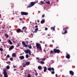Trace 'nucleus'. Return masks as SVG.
<instances>
[{"mask_svg": "<svg viewBox=\"0 0 77 77\" xmlns=\"http://www.w3.org/2000/svg\"><path fill=\"white\" fill-rule=\"evenodd\" d=\"M25 65L26 66H27L29 65H30V62H27L25 63Z\"/></svg>", "mask_w": 77, "mask_h": 77, "instance_id": "dca6fc26", "label": "nucleus"}, {"mask_svg": "<svg viewBox=\"0 0 77 77\" xmlns=\"http://www.w3.org/2000/svg\"><path fill=\"white\" fill-rule=\"evenodd\" d=\"M38 28H36L35 29V32H36L37 33V31H38Z\"/></svg>", "mask_w": 77, "mask_h": 77, "instance_id": "bb28decb", "label": "nucleus"}, {"mask_svg": "<svg viewBox=\"0 0 77 77\" xmlns=\"http://www.w3.org/2000/svg\"><path fill=\"white\" fill-rule=\"evenodd\" d=\"M38 23H39V20H37Z\"/></svg>", "mask_w": 77, "mask_h": 77, "instance_id": "bf43d9fd", "label": "nucleus"}, {"mask_svg": "<svg viewBox=\"0 0 77 77\" xmlns=\"http://www.w3.org/2000/svg\"><path fill=\"white\" fill-rule=\"evenodd\" d=\"M55 75L56 77H57V74H56Z\"/></svg>", "mask_w": 77, "mask_h": 77, "instance_id": "13d9d810", "label": "nucleus"}, {"mask_svg": "<svg viewBox=\"0 0 77 77\" xmlns=\"http://www.w3.org/2000/svg\"><path fill=\"white\" fill-rule=\"evenodd\" d=\"M19 20H20V21H22L23 20V19L22 18H20Z\"/></svg>", "mask_w": 77, "mask_h": 77, "instance_id": "37998d69", "label": "nucleus"}, {"mask_svg": "<svg viewBox=\"0 0 77 77\" xmlns=\"http://www.w3.org/2000/svg\"><path fill=\"white\" fill-rule=\"evenodd\" d=\"M31 35H32V37H33V34L31 33Z\"/></svg>", "mask_w": 77, "mask_h": 77, "instance_id": "4d7b16f0", "label": "nucleus"}, {"mask_svg": "<svg viewBox=\"0 0 77 77\" xmlns=\"http://www.w3.org/2000/svg\"><path fill=\"white\" fill-rule=\"evenodd\" d=\"M16 66H13V67L14 68H16Z\"/></svg>", "mask_w": 77, "mask_h": 77, "instance_id": "de8ad7c7", "label": "nucleus"}, {"mask_svg": "<svg viewBox=\"0 0 77 77\" xmlns=\"http://www.w3.org/2000/svg\"><path fill=\"white\" fill-rule=\"evenodd\" d=\"M57 48H59V47L57 46L56 47V49H57Z\"/></svg>", "mask_w": 77, "mask_h": 77, "instance_id": "603ef678", "label": "nucleus"}, {"mask_svg": "<svg viewBox=\"0 0 77 77\" xmlns=\"http://www.w3.org/2000/svg\"><path fill=\"white\" fill-rule=\"evenodd\" d=\"M16 32L17 33H20L21 32L22 33H23V31L21 30V29L18 28L16 29Z\"/></svg>", "mask_w": 77, "mask_h": 77, "instance_id": "423d86ee", "label": "nucleus"}, {"mask_svg": "<svg viewBox=\"0 0 77 77\" xmlns=\"http://www.w3.org/2000/svg\"><path fill=\"white\" fill-rule=\"evenodd\" d=\"M6 68L7 69H9V66H6Z\"/></svg>", "mask_w": 77, "mask_h": 77, "instance_id": "c756f323", "label": "nucleus"}, {"mask_svg": "<svg viewBox=\"0 0 77 77\" xmlns=\"http://www.w3.org/2000/svg\"><path fill=\"white\" fill-rule=\"evenodd\" d=\"M27 27H25V26H24L22 28V30H24V32H25L26 30H27Z\"/></svg>", "mask_w": 77, "mask_h": 77, "instance_id": "f8f14e48", "label": "nucleus"}, {"mask_svg": "<svg viewBox=\"0 0 77 77\" xmlns=\"http://www.w3.org/2000/svg\"><path fill=\"white\" fill-rule=\"evenodd\" d=\"M69 28L68 27H66L63 28V30H67V29H68Z\"/></svg>", "mask_w": 77, "mask_h": 77, "instance_id": "5701e85b", "label": "nucleus"}, {"mask_svg": "<svg viewBox=\"0 0 77 77\" xmlns=\"http://www.w3.org/2000/svg\"><path fill=\"white\" fill-rule=\"evenodd\" d=\"M45 47H47V44H45Z\"/></svg>", "mask_w": 77, "mask_h": 77, "instance_id": "0e129e2a", "label": "nucleus"}, {"mask_svg": "<svg viewBox=\"0 0 77 77\" xmlns=\"http://www.w3.org/2000/svg\"><path fill=\"white\" fill-rule=\"evenodd\" d=\"M20 14L22 15H27L29 13L27 12L21 11L20 12Z\"/></svg>", "mask_w": 77, "mask_h": 77, "instance_id": "39448f33", "label": "nucleus"}, {"mask_svg": "<svg viewBox=\"0 0 77 77\" xmlns=\"http://www.w3.org/2000/svg\"><path fill=\"white\" fill-rule=\"evenodd\" d=\"M12 57H17V56H16V54L15 53H13L12 54Z\"/></svg>", "mask_w": 77, "mask_h": 77, "instance_id": "2eb2a0df", "label": "nucleus"}, {"mask_svg": "<svg viewBox=\"0 0 77 77\" xmlns=\"http://www.w3.org/2000/svg\"><path fill=\"white\" fill-rule=\"evenodd\" d=\"M5 35L7 38H8V37H9V36H8V35L6 34H5Z\"/></svg>", "mask_w": 77, "mask_h": 77, "instance_id": "a878e982", "label": "nucleus"}, {"mask_svg": "<svg viewBox=\"0 0 77 77\" xmlns=\"http://www.w3.org/2000/svg\"><path fill=\"white\" fill-rule=\"evenodd\" d=\"M67 32H68V31L66 30H65V32H64H64H62V34H63V35H64V34H65V33H67Z\"/></svg>", "mask_w": 77, "mask_h": 77, "instance_id": "4be33fe9", "label": "nucleus"}, {"mask_svg": "<svg viewBox=\"0 0 77 77\" xmlns=\"http://www.w3.org/2000/svg\"><path fill=\"white\" fill-rule=\"evenodd\" d=\"M45 17V15H44V14H43V15H42V18H44Z\"/></svg>", "mask_w": 77, "mask_h": 77, "instance_id": "ea45409f", "label": "nucleus"}, {"mask_svg": "<svg viewBox=\"0 0 77 77\" xmlns=\"http://www.w3.org/2000/svg\"><path fill=\"white\" fill-rule=\"evenodd\" d=\"M7 57H10L9 55H8L7 56Z\"/></svg>", "mask_w": 77, "mask_h": 77, "instance_id": "09e8293b", "label": "nucleus"}, {"mask_svg": "<svg viewBox=\"0 0 77 77\" xmlns=\"http://www.w3.org/2000/svg\"><path fill=\"white\" fill-rule=\"evenodd\" d=\"M26 44H29V42L26 41Z\"/></svg>", "mask_w": 77, "mask_h": 77, "instance_id": "a19ab883", "label": "nucleus"}, {"mask_svg": "<svg viewBox=\"0 0 77 77\" xmlns=\"http://www.w3.org/2000/svg\"><path fill=\"white\" fill-rule=\"evenodd\" d=\"M45 23V20H43L41 21V24H43Z\"/></svg>", "mask_w": 77, "mask_h": 77, "instance_id": "6ab92c4d", "label": "nucleus"}, {"mask_svg": "<svg viewBox=\"0 0 77 77\" xmlns=\"http://www.w3.org/2000/svg\"><path fill=\"white\" fill-rule=\"evenodd\" d=\"M54 52L55 53L59 54L60 52V51L59 49H57L56 48H54Z\"/></svg>", "mask_w": 77, "mask_h": 77, "instance_id": "f03ea898", "label": "nucleus"}, {"mask_svg": "<svg viewBox=\"0 0 77 77\" xmlns=\"http://www.w3.org/2000/svg\"><path fill=\"white\" fill-rule=\"evenodd\" d=\"M4 71L3 74L4 75V77H8L7 72H6V69H4L3 70Z\"/></svg>", "mask_w": 77, "mask_h": 77, "instance_id": "f257e3e1", "label": "nucleus"}, {"mask_svg": "<svg viewBox=\"0 0 77 77\" xmlns=\"http://www.w3.org/2000/svg\"><path fill=\"white\" fill-rule=\"evenodd\" d=\"M9 28H11V26H9Z\"/></svg>", "mask_w": 77, "mask_h": 77, "instance_id": "338daca9", "label": "nucleus"}, {"mask_svg": "<svg viewBox=\"0 0 77 77\" xmlns=\"http://www.w3.org/2000/svg\"><path fill=\"white\" fill-rule=\"evenodd\" d=\"M36 59H37V60H38V59H39V58L38 57H37L36 58Z\"/></svg>", "mask_w": 77, "mask_h": 77, "instance_id": "3c124183", "label": "nucleus"}, {"mask_svg": "<svg viewBox=\"0 0 77 77\" xmlns=\"http://www.w3.org/2000/svg\"><path fill=\"white\" fill-rule=\"evenodd\" d=\"M40 63H41V64H44L45 63L44 61H40Z\"/></svg>", "mask_w": 77, "mask_h": 77, "instance_id": "393cba45", "label": "nucleus"}, {"mask_svg": "<svg viewBox=\"0 0 77 77\" xmlns=\"http://www.w3.org/2000/svg\"><path fill=\"white\" fill-rule=\"evenodd\" d=\"M69 74L70 75H74V73L73 71L71 70L69 71Z\"/></svg>", "mask_w": 77, "mask_h": 77, "instance_id": "1a4fd4ad", "label": "nucleus"}, {"mask_svg": "<svg viewBox=\"0 0 77 77\" xmlns=\"http://www.w3.org/2000/svg\"><path fill=\"white\" fill-rule=\"evenodd\" d=\"M55 27H56L55 26H54V27H51V30H53L54 31H55Z\"/></svg>", "mask_w": 77, "mask_h": 77, "instance_id": "f3484780", "label": "nucleus"}, {"mask_svg": "<svg viewBox=\"0 0 77 77\" xmlns=\"http://www.w3.org/2000/svg\"><path fill=\"white\" fill-rule=\"evenodd\" d=\"M52 42H54V40H52Z\"/></svg>", "mask_w": 77, "mask_h": 77, "instance_id": "052dcab7", "label": "nucleus"}, {"mask_svg": "<svg viewBox=\"0 0 77 77\" xmlns=\"http://www.w3.org/2000/svg\"><path fill=\"white\" fill-rule=\"evenodd\" d=\"M19 47H20V45L19 44L17 45H16V47H17V48H18Z\"/></svg>", "mask_w": 77, "mask_h": 77, "instance_id": "72a5a7b5", "label": "nucleus"}, {"mask_svg": "<svg viewBox=\"0 0 77 77\" xmlns=\"http://www.w3.org/2000/svg\"><path fill=\"white\" fill-rule=\"evenodd\" d=\"M50 3L49 1L48 2V4L49 5L50 4Z\"/></svg>", "mask_w": 77, "mask_h": 77, "instance_id": "e2e57ef3", "label": "nucleus"}, {"mask_svg": "<svg viewBox=\"0 0 77 77\" xmlns=\"http://www.w3.org/2000/svg\"><path fill=\"white\" fill-rule=\"evenodd\" d=\"M27 77H31V76H30V74H28Z\"/></svg>", "mask_w": 77, "mask_h": 77, "instance_id": "79ce46f5", "label": "nucleus"}, {"mask_svg": "<svg viewBox=\"0 0 77 77\" xmlns=\"http://www.w3.org/2000/svg\"><path fill=\"white\" fill-rule=\"evenodd\" d=\"M19 58L21 60H22V59H24V57L23 56H20L19 57Z\"/></svg>", "mask_w": 77, "mask_h": 77, "instance_id": "4468645a", "label": "nucleus"}, {"mask_svg": "<svg viewBox=\"0 0 77 77\" xmlns=\"http://www.w3.org/2000/svg\"><path fill=\"white\" fill-rule=\"evenodd\" d=\"M48 70L49 71H51V70H52V71H53L52 72H51V74H54L55 72H54V68H48Z\"/></svg>", "mask_w": 77, "mask_h": 77, "instance_id": "20e7f679", "label": "nucleus"}, {"mask_svg": "<svg viewBox=\"0 0 77 77\" xmlns=\"http://www.w3.org/2000/svg\"><path fill=\"white\" fill-rule=\"evenodd\" d=\"M54 53V52L53 51H51L50 54H53Z\"/></svg>", "mask_w": 77, "mask_h": 77, "instance_id": "c85d7f7f", "label": "nucleus"}, {"mask_svg": "<svg viewBox=\"0 0 77 77\" xmlns=\"http://www.w3.org/2000/svg\"><path fill=\"white\" fill-rule=\"evenodd\" d=\"M28 47L30 49H32V46L31 45L28 46Z\"/></svg>", "mask_w": 77, "mask_h": 77, "instance_id": "7c9ffc66", "label": "nucleus"}, {"mask_svg": "<svg viewBox=\"0 0 77 77\" xmlns=\"http://www.w3.org/2000/svg\"><path fill=\"white\" fill-rule=\"evenodd\" d=\"M23 67H26V64H23Z\"/></svg>", "mask_w": 77, "mask_h": 77, "instance_id": "4c0bfd02", "label": "nucleus"}, {"mask_svg": "<svg viewBox=\"0 0 77 77\" xmlns=\"http://www.w3.org/2000/svg\"><path fill=\"white\" fill-rule=\"evenodd\" d=\"M30 50L29 49L25 50L24 51V52H25V53L26 54H28V53H29V51Z\"/></svg>", "mask_w": 77, "mask_h": 77, "instance_id": "9d476101", "label": "nucleus"}, {"mask_svg": "<svg viewBox=\"0 0 77 77\" xmlns=\"http://www.w3.org/2000/svg\"><path fill=\"white\" fill-rule=\"evenodd\" d=\"M29 57V55L28 54H26V58H28Z\"/></svg>", "mask_w": 77, "mask_h": 77, "instance_id": "e433bc0d", "label": "nucleus"}, {"mask_svg": "<svg viewBox=\"0 0 77 77\" xmlns=\"http://www.w3.org/2000/svg\"><path fill=\"white\" fill-rule=\"evenodd\" d=\"M47 70V68L46 67H44V72H45Z\"/></svg>", "mask_w": 77, "mask_h": 77, "instance_id": "b1692460", "label": "nucleus"}, {"mask_svg": "<svg viewBox=\"0 0 77 77\" xmlns=\"http://www.w3.org/2000/svg\"><path fill=\"white\" fill-rule=\"evenodd\" d=\"M6 63L7 64H9V63H11V62H6Z\"/></svg>", "mask_w": 77, "mask_h": 77, "instance_id": "f704fd0d", "label": "nucleus"}, {"mask_svg": "<svg viewBox=\"0 0 77 77\" xmlns=\"http://www.w3.org/2000/svg\"><path fill=\"white\" fill-rule=\"evenodd\" d=\"M44 3H45V2H44L42 1H41L40 2V5H44Z\"/></svg>", "mask_w": 77, "mask_h": 77, "instance_id": "412c9836", "label": "nucleus"}, {"mask_svg": "<svg viewBox=\"0 0 77 77\" xmlns=\"http://www.w3.org/2000/svg\"><path fill=\"white\" fill-rule=\"evenodd\" d=\"M22 44L23 45V46L24 47H28V45H26V43L24 42L23 41L22 42Z\"/></svg>", "mask_w": 77, "mask_h": 77, "instance_id": "6e6552de", "label": "nucleus"}, {"mask_svg": "<svg viewBox=\"0 0 77 77\" xmlns=\"http://www.w3.org/2000/svg\"><path fill=\"white\" fill-rule=\"evenodd\" d=\"M66 57L67 58V59H70V55H69V54H66Z\"/></svg>", "mask_w": 77, "mask_h": 77, "instance_id": "0eeeda50", "label": "nucleus"}, {"mask_svg": "<svg viewBox=\"0 0 77 77\" xmlns=\"http://www.w3.org/2000/svg\"><path fill=\"white\" fill-rule=\"evenodd\" d=\"M8 42H10L9 44L10 45H12V44H13V43H12V42L10 40H8Z\"/></svg>", "mask_w": 77, "mask_h": 77, "instance_id": "a211bd4d", "label": "nucleus"}, {"mask_svg": "<svg viewBox=\"0 0 77 77\" xmlns=\"http://www.w3.org/2000/svg\"><path fill=\"white\" fill-rule=\"evenodd\" d=\"M32 32H33V33H37L36 31H35L34 32L32 31Z\"/></svg>", "mask_w": 77, "mask_h": 77, "instance_id": "5fc2aeb1", "label": "nucleus"}, {"mask_svg": "<svg viewBox=\"0 0 77 77\" xmlns=\"http://www.w3.org/2000/svg\"><path fill=\"white\" fill-rule=\"evenodd\" d=\"M0 51H3V49L2 48H0Z\"/></svg>", "mask_w": 77, "mask_h": 77, "instance_id": "cd10ccee", "label": "nucleus"}, {"mask_svg": "<svg viewBox=\"0 0 77 77\" xmlns=\"http://www.w3.org/2000/svg\"><path fill=\"white\" fill-rule=\"evenodd\" d=\"M36 72L35 73V75H36V76H37L38 75V73L36 72V71H35Z\"/></svg>", "mask_w": 77, "mask_h": 77, "instance_id": "2f4dec72", "label": "nucleus"}, {"mask_svg": "<svg viewBox=\"0 0 77 77\" xmlns=\"http://www.w3.org/2000/svg\"><path fill=\"white\" fill-rule=\"evenodd\" d=\"M38 69H42V67H41V66H38Z\"/></svg>", "mask_w": 77, "mask_h": 77, "instance_id": "aec40b11", "label": "nucleus"}, {"mask_svg": "<svg viewBox=\"0 0 77 77\" xmlns=\"http://www.w3.org/2000/svg\"><path fill=\"white\" fill-rule=\"evenodd\" d=\"M38 26L37 25H36L35 26V28H38Z\"/></svg>", "mask_w": 77, "mask_h": 77, "instance_id": "49530a36", "label": "nucleus"}, {"mask_svg": "<svg viewBox=\"0 0 77 77\" xmlns=\"http://www.w3.org/2000/svg\"><path fill=\"white\" fill-rule=\"evenodd\" d=\"M27 39H29V38H26L25 39V40H27Z\"/></svg>", "mask_w": 77, "mask_h": 77, "instance_id": "6e6d98bb", "label": "nucleus"}, {"mask_svg": "<svg viewBox=\"0 0 77 77\" xmlns=\"http://www.w3.org/2000/svg\"><path fill=\"white\" fill-rule=\"evenodd\" d=\"M40 44L38 43H36V47L37 48V49L39 48V47H40Z\"/></svg>", "mask_w": 77, "mask_h": 77, "instance_id": "ddd939ff", "label": "nucleus"}, {"mask_svg": "<svg viewBox=\"0 0 77 77\" xmlns=\"http://www.w3.org/2000/svg\"><path fill=\"white\" fill-rule=\"evenodd\" d=\"M29 56H31V51H30V50L29 51Z\"/></svg>", "mask_w": 77, "mask_h": 77, "instance_id": "473e14b6", "label": "nucleus"}, {"mask_svg": "<svg viewBox=\"0 0 77 77\" xmlns=\"http://www.w3.org/2000/svg\"><path fill=\"white\" fill-rule=\"evenodd\" d=\"M14 48V45H12V46H11V47H10V48H9V51H11V50H12Z\"/></svg>", "mask_w": 77, "mask_h": 77, "instance_id": "9b49d317", "label": "nucleus"}, {"mask_svg": "<svg viewBox=\"0 0 77 77\" xmlns=\"http://www.w3.org/2000/svg\"><path fill=\"white\" fill-rule=\"evenodd\" d=\"M45 60V58H44L42 59V60H43V61H44V60Z\"/></svg>", "mask_w": 77, "mask_h": 77, "instance_id": "58836bf2", "label": "nucleus"}, {"mask_svg": "<svg viewBox=\"0 0 77 77\" xmlns=\"http://www.w3.org/2000/svg\"><path fill=\"white\" fill-rule=\"evenodd\" d=\"M39 49L40 50H42V48H41V47H39Z\"/></svg>", "mask_w": 77, "mask_h": 77, "instance_id": "c9c22d12", "label": "nucleus"}, {"mask_svg": "<svg viewBox=\"0 0 77 77\" xmlns=\"http://www.w3.org/2000/svg\"><path fill=\"white\" fill-rule=\"evenodd\" d=\"M45 3H47V4H48V2H46Z\"/></svg>", "mask_w": 77, "mask_h": 77, "instance_id": "8fccbe9b", "label": "nucleus"}, {"mask_svg": "<svg viewBox=\"0 0 77 77\" xmlns=\"http://www.w3.org/2000/svg\"><path fill=\"white\" fill-rule=\"evenodd\" d=\"M10 60H13V58H10Z\"/></svg>", "mask_w": 77, "mask_h": 77, "instance_id": "c03bdc74", "label": "nucleus"}, {"mask_svg": "<svg viewBox=\"0 0 77 77\" xmlns=\"http://www.w3.org/2000/svg\"><path fill=\"white\" fill-rule=\"evenodd\" d=\"M45 30H48V28H45Z\"/></svg>", "mask_w": 77, "mask_h": 77, "instance_id": "a18cd8bd", "label": "nucleus"}, {"mask_svg": "<svg viewBox=\"0 0 77 77\" xmlns=\"http://www.w3.org/2000/svg\"><path fill=\"white\" fill-rule=\"evenodd\" d=\"M40 42V43H42V41H41Z\"/></svg>", "mask_w": 77, "mask_h": 77, "instance_id": "774afa93", "label": "nucleus"}, {"mask_svg": "<svg viewBox=\"0 0 77 77\" xmlns=\"http://www.w3.org/2000/svg\"><path fill=\"white\" fill-rule=\"evenodd\" d=\"M2 28L3 29H5V27L4 26L2 27Z\"/></svg>", "mask_w": 77, "mask_h": 77, "instance_id": "864d4df0", "label": "nucleus"}, {"mask_svg": "<svg viewBox=\"0 0 77 77\" xmlns=\"http://www.w3.org/2000/svg\"><path fill=\"white\" fill-rule=\"evenodd\" d=\"M14 71H17V69H14Z\"/></svg>", "mask_w": 77, "mask_h": 77, "instance_id": "680f3d73", "label": "nucleus"}, {"mask_svg": "<svg viewBox=\"0 0 77 77\" xmlns=\"http://www.w3.org/2000/svg\"><path fill=\"white\" fill-rule=\"evenodd\" d=\"M32 55L34 57V55L33 54H32Z\"/></svg>", "mask_w": 77, "mask_h": 77, "instance_id": "69168bd1", "label": "nucleus"}, {"mask_svg": "<svg viewBox=\"0 0 77 77\" xmlns=\"http://www.w3.org/2000/svg\"><path fill=\"white\" fill-rule=\"evenodd\" d=\"M35 3L34 2H32L30 3V4L28 6H27V8H31V7L34 6Z\"/></svg>", "mask_w": 77, "mask_h": 77, "instance_id": "7ed1b4c3", "label": "nucleus"}]
</instances>
